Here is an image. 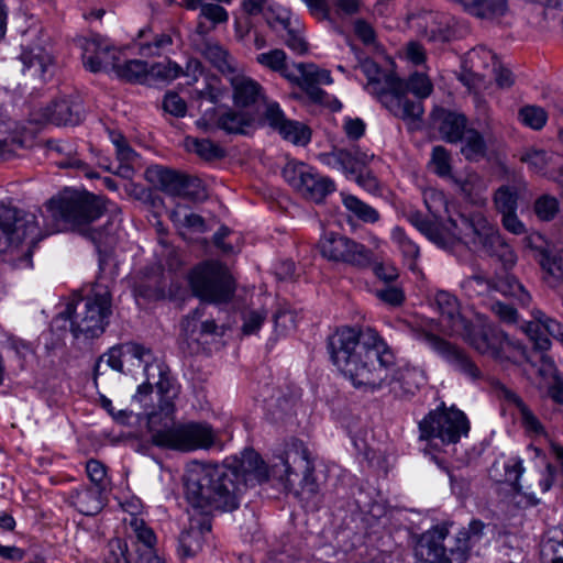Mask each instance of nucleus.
Segmentation results:
<instances>
[{
	"mask_svg": "<svg viewBox=\"0 0 563 563\" xmlns=\"http://www.w3.org/2000/svg\"><path fill=\"white\" fill-rule=\"evenodd\" d=\"M507 9V0H476L468 13L481 19H494L504 15Z\"/></svg>",
	"mask_w": 563,
	"mask_h": 563,
	"instance_id": "46",
	"label": "nucleus"
},
{
	"mask_svg": "<svg viewBox=\"0 0 563 563\" xmlns=\"http://www.w3.org/2000/svg\"><path fill=\"white\" fill-rule=\"evenodd\" d=\"M560 210L558 199L550 195H542L534 201L533 211L539 220L551 221Z\"/></svg>",
	"mask_w": 563,
	"mask_h": 563,
	"instance_id": "54",
	"label": "nucleus"
},
{
	"mask_svg": "<svg viewBox=\"0 0 563 563\" xmlns=\"http://www.w3.org/2000/svg\"><path fill=\"white\" fill-rule=\"evenodd\" d=\"M341 196L344 207L360 220L368 223H375L378 221L379 213L374 208L360 200L356 196L345 194H341Z\"/></svg>",
	"mask_w": 563,
	"mask_h": 563,
	"instance_id": "45",
	"label": "nucleus"
},
{
	"mask_svg": "<svg viewBox=\"0 0 563 563\" xmlns=\"http://www.w3.org/2000/svg\"><path fill=\"white\" fill-rule=\"evenodd\" d=\"M523 472V461L520 457H511L505 464L506 481L510 483L512 489L517 493L521 490L519 481Z\"/></svg>",
	"mask_w": 563,
	"mask_h": 563,
	"instance_id": "60",
	"label": "nucleus"
},
{
	"mask_svg": "<svg viewBox=\"0 0 563 563\" xmlns=\"http://www.w3.org/2000/svg\"><path fill=\"white\" fill-rule=\"evenodd\" d=\"M86 473L92 486H98L102 489L107 486V468L103 463L98 460L90 459L86 463Z\"/></svg>",
	"mask_w": 563,
	"mask_h": 563,
	"instance_id": "61",
	"label": "nucleus"
},
{
	"mask_svg": "<svg viewBox=\"0 0 563 563\" xmlns=\"http://www.w3.org/2000/svg\"><path fill=\"white\" fill-rule=\"evenodd\" d=\"M291 71L295 78L287 79L299 86L312 102L320 104L327 102L328 95L320 86L332 84L329 70L320 69L314 64L298 63Z\"/></svg>",
	"mask_w": 563,
	"mask_h": 563,
	"instance_id": "19",
	"label": "nucleus"
},
{
	"mask_svg": "<svg viewBox=\"0 0 563 563\" xmlns=\"http://www.w3.org/2000/svg\"><path fill=\"white\" fill-rule=\"evenodd\" d=\"M256 62L264 68L280 74L283 77L295 78L287 66V55L280 48H274L256 56Z\"/></svg>",
	"mask_w": 563,
	"mask_h": 563,
	"instance_id": "38",
	"label": "nucleus"
},
{
	"mask_svg": "<svg viewBox=\"0 0 563 563\" xmlns=\"http://www.w3.org/2000/svg\"><path fill=\"white\" fill-rule=\"evenodd\" d=\"M420 440L427 442L423 449L440 450L443 445L457 443L470 431L466 415L454 407L446 408L442 402L435 410L430 411L419 422Z\"/></svg>",
	"mask_w": 563,
	"mask_h": 563,
	"instance_id": "11",
	"label": "nucleus"
},
{
	"mask_svg": "<svg viewBox=\"0 0 563 563\" xmlns=\"http://www.w3.org/2000/svg\"><path fill=\"white\" fill-rule=\"evenodd\" d=\"M536 258L549 275L560 278L563 274V252L554 245L536 249Z\"/></svg>",
	"mask_w": 563,
	"mask_h": 563,
	"instance_id": "36",
	"label": "nucleus"
},
{
	"mask_svg": "<svg viewBox=\"0 0 563 563\" xmlns=\"http://www.w3.org/2000/svg\"><path fill=\"white\" fill-rule=\"evenodd\" d=\"M188 284L194 296L203 305L228 303L236 290V283L229 267L216 260L203 261L191 268Z\"/></svg>",
	"mask_w": 563,
	"mask_h": 563,
	"instance_id": "10",
	"label": "nucleus"
},
{
	"mask_svg": "<svg viewBox=\"0 0 563 563\" xmlns=\"http://www.w3.org/2000/svg\"><path fill=\"white\" fill-rule=\"evenodd\" d=\"M318 249L322 257L334 263H344L365 268L374 263V253L364 244L339 232H323Z\"/></svg>",
	"mask_w": 563,
	"mask_h": 563,
	"instance_id": "14",
	"label": "nucleus"
},
{
	"mask_svg": "<svg viewBox=\"0 0 563 563\" xmlns=\"http://www.w3.org/2000/svg\"><path fill=\"white\" fill-rule=\"evenodd\" d=\"M461 288L471 298L485 296L494 291L495 282L487 278L482 272H476L461 282Z\"/></svg>",
	"mask_w": 563,
	"mask_h": 563,
	"instance_id": "43",
	"label": "nucleus"
},
{
	"mask_svg": "<svg viewBox=\"0 0 563 563\" xmlns=\"http://www.w3.org/2000/svg\"><path fill=\"white\" fill-rule=\"evenodd\" d=\"M230 474L224 468L188 466L184 476V494L189 506V526L179 536L178 553L188 559L197 555L211 533L213 512L238 509Z\"/></svg>",
	"mask_w": 563,
	"mask_h": 563,
	"instance_id": "2",
	"label": "nucleus"
},
{
	"mask_svg": "<svg viewBox=\"0 0 563 563\" xmlns=\"http://www.w3.org/2000/svg\"><path fill=\"white\" fill-rule=\"evenodd\" d=\"M532 317L533 320L526 322L522 330L536 350L540 352L549 350L551 346L549 336L563 342V328L558 320L547 316L541 310H534Z\"/></svg>",
	"mask_w": 563,
	"mask_h": 563,
	"instance_id": "21",
	"label": "nucleus"
},
{
	"mask_svg": "<svg viewBox=\"0 0 563 563\" xmlns=\"http://www.w3.org/2000/svg\"><path fill=\"white\" fill-rule=\"evenodd\" d=\"M391 240L397 244L404 257L409 262V268L413 269L416 260L419 257V246L406 234L400 227H395L391 231Z\"/></svg>",
	"mask_w": 563,
	"mask_h": 563,
	"instance_id": "47",
	"label": "nucleus"
},
{
	"mask_svg": "<svg viewBox=\"0 0 563 563\" xmlns=\"http://www.w3.org/2000/svg\"><path fill=\"white\" fill-rule=\"evenodd\" d=\"M202 55L227 78L238 70V63L230 53L217 42H206Z\"/></svg>",
	"mask_w": 563,
	"mask_h": 563,
	"instance_id": "30",
	"label": "nucleus"
},
{
	"mask_svg": "<svg viewBox=\"0 0 563 563\" xmlns=\"http://www.w3.org/2000/svg\"><path fill=\"white\" fill-rule=\"evenodd\" d=\"M205 305L201 303L194 311L187 314L181 321V332L187 339H191L196 342L200 341L199 338V325L201 322V318L205 313Z\"/></svg>",
	"mask_w": 563,
	"mask_h": 563,
	"instance_id": "55",
	"label": "nucleus"
},
{
	"mask_svg": "<svg viewBox=\"0 0 563 563\" xmlns=\"http://www.w3.org/2000/svg\"><path fill=\"white\" fill-rule=\"evenodd\" d=\"M431 164L438 176L453 178L451 175V156L445 147L438 145L432 148Z\"/></svg>",
	"mask_w": 563,
	"mask_h": 563,
	"instance_id": "56",
	"label": "nucleus"
},
{
	"mask_svg": "<svg viewBox=\"0 0 563 563\" xmlns=\"http://www.w3.org/2000/svg\"><path fill=\"white\" fill-rule=\"evenodd\" d=\"M283 176L306 199L317 203L335 190V184L330 177L320 175L302 162L289 161L283 168Z\"/></svg>",
	"mask_w": 563,
	"mask_h": 563,
	"instance_id": "15",
	"label": "nucleus"
},
{
	"mask_svg": "<svg viewBox=\"0 0 563 563\" xmlns=\"http://www.w3.org/2000/svg\"><path fill=\"white\" fill-rule=\"evenodd\" d=\"M422 379L418 369L397 365L386 343L361 389L374 393L387 388L396 398H408L416 394Z\"/></svg>",
	"mask_w": 563,
	"mask_h": 563,
	"instance_id": "8",
	"label": "nucleus"
},
{
	"mask_svg": "<svg viewBox=\"0 0 563 563\" xmlns=\"http://www.w3.org/2000/svg\"><path fill=\"white\" fill-rule=\"evenodd\" d=\"M426 206L434 218H442L443 213L449 214L448 201L442 192L431 191L424 196Z\"/></svg>",
	"mask_w": 563,
	"mask_h": 563,
	"instance_id": "62",
	"label": "nucleus"
},
{
	"mask_svg": "<svg viewBox=\"0 0 563 563\" xmlns=\"http://www.w3.org/2000/svg\"><path fill=\"white\" fill-rule=\"evenodd\" d=\"M441 137L449 143L461 142L465 133L467 119L463 113L439 108L433 112Z\"/></svg>",
	"mask_w": 563,
	"mask_h": 563,
	"instance_id": "26",
	"label": "nucleus"
},
{
	"mask_svg": "<svg viewBox=\"0 0 563 563\" xmlns=\"http://www.w3.org/2000/svg\"><path fill=\"white\" fill-rule=\"evenodd\" d=\"M128 528V537L136 544V551L151 552L156 549L157 538L154 530L143 518L133 514L124 519Z\"/></svg>",
	"mask_w": 563,
	"mask_h": 563,
	"instance_id": "29",
	"label": "nucleus"
},
{
	"mask_svg": "<svg viewBox=\"0 0 563 563\" xmlns=\"http://www.w3.org/2000/svg\"><path fill=\"white\" fill-rule=\"evenodd\" d=\"M82 63L91 73L108 71L119 60L120 52L115 45L100 34H91L82 44Z\"/></svg>",
	"mask_w": 563,
	"mask_h": 563,
	"instance_id": "18",
	"label": "nucleus"
},
{
	"mask_svg": "<svg viewBox=\"0 0 563 563\" xmlns=\"http://www.w3.org/2000/svg\"><path fill=\"white\" fill-rule=\"evenodd\" d=\"M46 214L0 206V253L18 268H30L36 245L46 236L66 229L80 231L96 246L100 272L108 266L117 243L111 223L89 228L104 210L103 200L88 191L65 189L45 205Z\"/></svg>",
	"mask_w": 563,
	"mask_h": 563,
	"instance_id": "1",
	"label": "nucleus"
},
{
	"mask_svg": "<svg viewBox=\"0 0 563 563\" xmlns=\"http://www.w3.org/2000/svg\"><path fill=\"white\" fill-rule=\"evenodd\" d=\"M485 529L486 525L483 521L473 519L467 528L456 534L454 544L451 545V555L455 563H465L473 549L484 540L487 541Z\"/></svg>",
	"mask_w": 563,
	"mask_h": 563,
	"instance_id": "25",
	"label": "nucleus"
},
{
	"mask_svg": "<svg viewBox=\"0 0 563 563\" xmlns=\"http://www.w3.org/2000/svg\"><path fill=\"white\" fill-rule=\"evenodd\" d=\"M219 129L228 134L247 135L257 126V117L236 109H227L217 118Z\"/></svg>",
	"mask_w": 563,
	"mask_h": 563,
	"instance_id": "28",
	"label": "nucleus"
},
{
	"mask_svg": "<svg viewBox=\"0 0 563 563\" xmlns=\"http://www.w3.org/2000/svg\"><path fill=\"white\" fill-rule=\"evenodd\" d=\"M163 109L176 118H183L186 115L187 104L178 93L167 92L163 100Z\"/></svg>",
	"mask_w": 563,
	"mask_h": 563,
	"instance_id": "63",
	"label": "nucleus"
},
{
	"mask_svg": "<svg viewBox=\"0 0 563 563\" xmlns=\"http://www.w3.org/2000/svg\"><path fill=\"white\" fill-rule=\"evenodd\" d=\"M394 115L405 121H420L423 114V104L420 100H410L401 92L391 96V101L388 106Z\"/></svg>",
	"mask_w": 563,
	"mask_h": 563,
	"instance_id": "35",
	"label": "nucleus"
},
{
	"mask_svg": "<svg viewBox=\"0 0 563 563\" xmlns=\"http://www.w3.org/2000/svg\"><path fill=\"white\" fill-rule=\"evenodd\" d=\"M265 310H249L243 313L242 333L244 335L256 334L266 319Z\"/></svg>",
	"mask_w": 563,
	"mask_h": 563,
	"instance_id": "59",
	"label": "nucleus"
},
{
	"mask_svg": "<svg viewBox=\"0 0 563 563\" xmlns=\"http://www.w3.org/2000/svg\"><path fill=\"white\" fill-rule=\"evenodd\" d=\"M277 460L278 462H274L271 468H268L258 453H256L253 449H246L242 452L241 457L234 456L231 460H227L221 465L195 462L189 466H200L203 468H224V472L230 474V479L234 486V495L238 499L239 507L241 495L247 487L262 484L271 476L273 477V466L275 464L280 465L279 456Z\"/></svg>",
	"mask_w": 563,
	"mask_h": 563,
	"instance_id": "12",
	"label": "nucleus"
},
{
	"mask_svg": "<svg viewBox=\"0 0 563 563\" xmlns=\"http://www.w3.org/2000/svg\"><path fill=\"white\" fill-rule=\"evenodd\" d=\"M385 344L386 341L373 328L360 331L346 327L329 336L328 351L338 369L361 389Z\"/></svg>",
	"mask_w": 563,
	"mask_h": 563,
	"instance_id": "4",
	"label": "nucleus"
},
{
	"mask_svg": "<svg viewBox=\"0 0 563 563\" xmlns=\"http://www.w3.org/2000/svg\"><path fill=\"white\" fill-rule=\"evenodd\" d=\"M205 196L206 192L202 181L198 177L189 176L186 174L177 197L198 200Z\"/></svg>",
	"mask_w": 563,
	"mask_h": 563,
	"instance_id": "58",
	"label": "nucleus"
},
{
	"mask_svg": "<svg viewBox=\"0 0 563 563\" xmlns=\"http://www.w3.org/2000/svg\"><path fill=\"white\" fill-rule=\"evenodd\" d=\"M45 147L51 157H60L56 161L59 167H80L81 161L77 156V146L71 141L47 140Z\"/></svg>",
	"mask_w": 563,
	"mask_h": 563,
	"instance_id": "33",
	"label": "nucleus"
},
{
	"mask_svg": "<svg viewBox=\"0 0 563 563\" xmlns=\"http://www.w3.org/2000/svg\"><path fill=\"white\" fill-rule=\"evenodd\" d=\"M279 460L280 465L275 464L272 468L273 478H276L285 488L289 489L294 486L291 477L301 474V496L307 503L311 504L313 509H319L322 497L319 485L313 477V463L309 459V452L303 442L291 439L286 444L283 454L279 455Z\"/></svg>",
	"mask_w": 563,
	"mask_h": 563,
	"instance_id": "9",
	"label": "nucleus"
},
{
	"mask_svg": "<svg viewBox=\"0 0 563 563\" xmlns=\"http://www.w3.org/2000/svg\"><path fill=\"white\" fill-rule=\"evenodd\" d=\"M493 389L495 395L508 406H512L518 410L520 416V422L525 431L531 435H545V428L541 423L540 419L523 401V399L514 390L508 388L500 382L493 383Z\"/></svg>",
	"mask_w": 563,
	"mask_h": 563,
	"instance_id": "23",
	"label": "nucleus"
},
{
	"mask_svg": "<svg viewBox=\"0 0 563 563\" xmlns=\"http://www.w3.org/2000/svg\"><path fill=\"white\" fill-rule=\"evenodd\" d=\"M263 104L264 112L257 118V125H267L276 132L287 118L277 101L266 98Z\"/></svg>",
	"mask_w": 563,
	"mask_h": 563,
	"instance_id": "50",
	"label": "nucleus"
},
{
	"mask_svg": "<svg viewBox=\"0 0 563 563\" xmlns=\"http://www.w3.org/2000/svg\"><path fill=\"white\" fill-rule=\"evenodd\" d=\"M374 158L373 153L360 147L351 150L334 147L330 152L318 155L321 164L342 172L346 177H353L358 186L369 192L376 191L379 187L376 176L367 169Z\"/></svg>",
	"mask_w": 563,
	"mask_h": 563,
	"instance_id": "13",
	"label": "nucleus"
},
{
	"mask_svg": "<svg viewBox=\"0 0 563 563\" xmlns=\"http://www.w3.org/2000/svg\"><path fill=\"white\" fill-rule=\"evenodd\" d=\"M232 88L233 103L239 109L256 107L266 99L263 86L239 69L228 77Z\"/></svg>",
	"mask_w": 563,
	"mask_h": 563,
	"instance_id": "22",
	"label": "nucleus"
},
{
	"mask_svg": "<svg viewBox=\"0 0 563 563\" xmlns=\"http://www.w3.org/2000/svg\"><path fill=\"white\" fill-rule=\"evenodd\" d=\"M366 89L369 93L377 96L388 107L391 96L402 92L404 84L395 76L384 74L379 78L367 81Z\"/></svg>",
	"mask_w": 563,
	"mask_h": 563,
	"instance_id": "34",
	"label": "nucleus"
},
{
	"mask_svg": "<svg viewBox=\"0 0 563 563\" xmlns=\"http://www.w3.org/2000/svg\"><path fill=\"white\" fill-rule=\"evenodd\" d=\"M408 23L428 42L445 43L454 36V19L443 12L418 10L408 15Z\"/></svg>",
	"mask_w": 563,
	"mask_h": 563,
	"instance_id": "17",
	"label": "nucleus"
},
{
	"mask_svg": "<svg viewBox=\"0 0 563 563\" xmlns=\"http://www.w3.org/2000/svg\"><path fill=\"white\" fill-rule=\"evenodd\" d=\"M462 141L461 153L467 161H478L485 156L487 151L486 142L478 131L467 129Z\"/></svg>",
	"mask_w": 563,
	"mask_h": 563,
	"instance_id": "40",
	"label": "nucleus"
},
{
	"mask_svg": "<svg viewBox=\"0 0 563 563\" xmlns=\"http://www.w3.org/2000/svg\"><path fill=\"white\" fill-rule=\"evenodd\" d=\"M165 416L148 415L147 429L153 445L178 452L207 450L216 442L211 426L207 422L175 420L176 407L165 405Z\"/></svg>",
	"mask_w": 563,
	"mask_h": 563,
	"instance_id": "6",
	"label": "nucleus"
},
{
	"mask_svg": "<svg viewBox=\"0 0 563 563\" xmlns=\"http://www.w3.org/2000/svg\"><path fill=\"white\" fill-rule=\"evenodd\" d=\"M284 140L296 145H306L310 142V129L301 122L286 119L276 131Z\"/></svg>",
	"mask_w": 563,
	"mask_h": 563,
	"instance_id": "41",
	"label": "nucleus"
},
{
	"mask_svg": "<svg viewBox=\"0 0 563 563\" xmlns=\"http://www.w3.org/2000/svg\"><path fill=\"white\" fill-rule=\"evenodd\" d=\"M547 396L558 407L556 411L561 412V407L563 406V376L561 373L555 372L553 374L552 380L547 388Z\"/></svg>",
	"mask_w": 563,
	"mask_h": 563,
	"instance_id": "64",
	"label": "nucleus"
},
{
	"mask_svg": "<svg viewBox=\"0 0 563 563\" xmlns=\"http://www.w3.org/2000/svg\"><path fill=\"white\" fill-rule=\"evenodd\" d=\"M407 90L412 92L415 96H417L420 99L427 98L432 92L433 86L430 81V79L421 73H413L407 84H406Z\"/></svg>",
	"mask_w": 563,
	"mask_h": 563,
	"instance_id": "57",
	"label": "nucleus"
},
{
	"mask_svg": "<svg viewBox=\"0 0 563 563\" xmlns=\"http://www.w3.org/2000/svg\"><path fill=\"white\" fill-rule=\"evenodd\" d=\"M410 223L438 247L450 251L460 241L470 239L475 250L489 256L499 257L505 266L516 263L514 251L504 243L498 229L481 213L471 217L449 214L448 225L444 228L431 222L420 212L409 214Z\"/></svg>",
	"mask_w": 563,
	"mask_h": 563,
	"instance_id": "3",
	"label": "nucleus"
},
{
	"mask_svg": "<svg viewBox=\"0 0 563 563\" xmlns=\"http://www.w3.org/2000/svg\"><path fill=\"white\" fill-rule=\"evenodd\" d=\"M118 162H136L137 153L131 147L126 137L119 131H109Z\"/></svg>",
	"mask_w": 563,
	"mask_h": 563,
	"instance_id": "53",
	"label": "nucleus"
},
{
	"mask_svg": "<svg viewBox=\"0 0 563 563\" xmlns=\"http://www.w3.org/2000/svg\"><path fill=\"white\" fill-rule=\"evenodd\" d=\"M103 490L98 486L80 485L70 492L69 501L80 514L95 516L104 507Z\"/></svg>",
	"mask_w": 563,
	"mask_h": 563,
	"instance_id": "27",
	"label": "nucleus"
},
{
	"mask_svg": "<svg viewBox=\"0 0 563 563\" xmlns=\"http://www.w3.org/2000/svg\"><path fill=\"white\" fill-rule=\"evenodd\" d=\"M411 335L417 341L424 343L454 371L473 380L481 378L482 373L479 368L472 361L468 354L459 345L451 343L423 328H411Z\"/></svg>",
	"mask_w": 563,
	"mask_h": 563,
	"instance_id": "16",
	"label": "nucleus"
},
{
	"mask_svg": "<svg viewBox=\"0 0 563 563\" xmlns=\"http://www.w3.org/2000/svg\"><path fill=\"white\" fill-rule=\"evenodd\" d=\"M46 121L55 125H77L82 121L84 108L78 97H63L53 101L43 111Z\"/></svg>",
	"mask_w": 563,
	"mask_h": 563,
	"instance_id": "24",
	"label": "nucleus"
},
{
	"mask_svg": "<svg viewBox=\"0 0 563 563\" xmlns=\"http://www.w3.org/2000/svg\"><path fill=\"white\" fill-rule=\"evenodd\" d=\"M452 180L464 196L472 203H482L487 191V181L477 173H468L463 178L453 177Z\"/></svg>",
	"mask_w": 563,
	"mask_h": 563,
	"instance_id": "32",
	"label": "nucleus"
},
{
	"mask_svg": "<svg viewBox=\"0 0 563 563\" xmlns=\"http://www.w3.org/2000/svg\"><path fill=\"white\" fill-rule=\"evenodd\" d=\"M519 190L514 185H501L494 194V205L496 210L501 213L517 211Z\"/></svg>",
	"mask_w": 563,
	"mask_h": 563,
	"instance_id": "44",
	"label": "nucleus"
},
{
	"mask_svg": "<svg viewBox=\"0 0 563 563\" xmlns=\"http://www.w3.org/2000/svg\"><path fill=\"white\" fill-rule=\"evenodd\" d=\"M494 291H499L505 296L515 297L522 306H528L531 302L530 294L525 289L520 282L512 276H507L495 282Z\"/></svg>",
	"mask_w": 563,
	"mask_h": 563,
	"instance_id": "48",
	"label": "nucleus"
},
{
	"mask_svg": "<svg viewBox=\"0 0 563 563\" xmlns=\"http://www.w3.org/2000/svg\"><path fill=\"white\" fill-rule=\"evenodd\" d=\"M186 148L201 159L211 162L224 157V150L208 139L186 137Z\"/></svg>",
	"mask_w": 563,
	"mask_h": 563,
	"instance_id": "39",
	"label": "nucleus"
},
{
	"mask_svg": "<svg viewBox=\"0 0 563 563\" xmlns=\"http://www.w3.org/2000/svg\"><path fill=\"white\" fill-rule=\"evenodd\" d=\"M560 156L553 152L539 148H528L522 155L521 161L528 165L530 170L536 174L552 175V170L558 165Z\"/></svg>",
	"mask_w": 563,
	"mask_h": 563,
	"instance_id": "31",
	"label": "nucleus"
},
{
	"mask_svg": "<svg viewBox=\"0 0 563 563\" xmlns=\"http://www.w3.org/2000/svg\"><path fill=\"white\" fill-rule=\"evenodd\" d=\"M435 305L440 313L439 324L444 333L463 338L481 354L496 360L503 357L509 341L501 330L489 325H473L462 316L457 298L449 291H438Z\"/></svg>",
	"mask_w": 563,
	"mask_h": 563,
	"instance_id": "5",
	"label": "nucleus"
},
{
	"mask_svg": "<svg viewBox=\"0 0 563 563\" xmlns=\"http://www.w3.org/2000/svg\"><path fill=\"white\" fill-rule=\"evenodd\" d=\"M111 314V291L98 279L86 296L69 302L59 317L70 321V331L76 339H93L104 332Z\"/></svg>",
	"mask_w": 563,
	"mask_h": 563,
	"instance_id": "7",
	"label": "nucleus"
},
{
	"mask_svg": "<svg viewBox=\"0 0 563 563\" xmlns=\"http://www.w3.org/2000/svg\"><path fill=\"white\" fill-rule=\"evenodd\" d=\"M156 174L162 190L177 197L186 174L167 168H159Z\"/></svg>",
	"mask_w": 563,
	"mask_h": 563,
	"instance_id": "51",
	"label": "nucleus"
},
{
	"mask_svg": "<svg viewBox=\"0 0 563 563\" xmlns=\"http://www.w3.org/2000/svg\"><path fill=\"white\" fill-rule=\"evenodd\" d=\"M158 393L161 394L159 404L157 409L148 415L165 416V405L175 407L174 400L178 397L179 385L174 379L161 373L159 380L156 383Z\"/></svg>",
	"mask_w": 563,
	"mask_h": 563,
	"instance_id": "42",
	"label": "nucleus"
},
{
	"mask_svg": "<svg viewBox=\"0 0 563 563\" xmlns=\"http://www.w3.org/2000/svg\"><path fill=\"white\" fill-rule=\"evenodd\" d=\"M111 70L126 81H137L147 75L148 66L146 62L140 59H130L123 64H119L117 60Z\"/></svg>",
	"mask_w": 563,
	"mask_h": 563,
	"instance_id": "49",
	"label": "nucleus"
},
{
	"mask_svg": "<svg viewBox=\"0 0 563 563\" xmlns=\"http://www.w3.org/2000/svg\"><path fill=\"white\" fill-rule=\"evenodd\" d=\"M20 59L24 66L23 70H29L32 76H37L40 78L45 75L48 66L52 64L49 54L41 47L24 49Z\"/></svg>",
	"mask_w": 563,
	"mask_h": 563,
	"instance_id": "37",
	"label": "nucleus"
},
{
	"mask_svg": "<svg viewBox=\"0 0 563 563\" xmlns=\"http://www.w3.org/2000/svg\"><path fill=\"white\" fill-rule=\"evenodd\" d=\"M449 532V526L443 523L423 533L416 547V555L427 563H455L451 547L444 544Z\"/></svg>",
	"mask_w": 563,
	"mask_h": 563,
	"instance_id": "20",
	"label": "nucleus"
},
{
	"mask_svg": "<svg viewBox=\"0 0 563 563\" xmlns=\"http://www.w3.org/2000/svg\"><path fill=\"white\" fill-rule=\"evenodd\" d=\"M519 121L532 130H541L547 121V112L537 106H526L519 110Z\"/></svg>",
	"mask_w": 563,
	"mask_h": 563,
	"instance_id": "52",
	"label": "nucleus"
}]
</instances>
